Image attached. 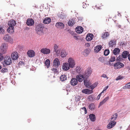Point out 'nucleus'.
Segmentation results:
<instances>
[{
	"mask_svg": "<svg viewBox=\"0 0 130 130\" xmlns=\"http://www.w3.org/2000/svg\"><path fill=\"white\" fill-rule=\"evenodd\" d=\"M103 93V91H102L98 95L97 97L98 98L97 100H98L100 99L101 95Z\"/></svg>",
	"mask_w": 130,
	"mask_h": 130,
	"instance_id": "obj_52",
	"label": "nucleus"
},
{
	"mask_svg": "<svg viewBox=\"0 0 130 130\" xmlns=\"http://www.w3.org/2000/svg\"><path fill=\"white\" fill-rule=\"evenodd\" d=\"M120 51V49L118 48H115L113 51V54L115 55H117L119 54Z\"/></svg>",
	"mask_w": 130,
	"mask_h": 130,
	"instance_id": "obj_25",
	"label": "nucleus"
},
{
	"mask_svg": "<svg viewBox=\"0 0 130 130\" xmlns=\"http://www.w3.org/2000/svg\"><path fill=\"white\" fill-rule=\"evenodd\" d=\"M75 31L77 33L81 34L83 31V29L80 26H78L75 28Z\"/></svg>",
	"mask_w": 130,
	"mask_h": 130,
	"instance_id": "obj_14",
	"label": "nucleus"
},
{
	"mask_svg": "<svg viewBox=\"0 0 130 130\" xmlns=\"http://www.w3.org/2000/svg\"><path fill=\"white\" fill-rule=\"evenodd\" d=\"M69 32L72 35H74L75 34V32L72 31L71 30H69Z\"/></svg>",
	"mask_w": 130,
	"mask_h": 130,
	"instance_id": "obj_54",
	"label": "nucleus"
},
{
	"mask_svg": "<svg viewBox=\"0 0 130 130\" xmlns=\"http://www.w3.org/2000/svg\"><path fill=\"white\" fill-rule=\"evenodd\" d=\"M68 64L70 68H73L75 64V62L74 59L72 58H70L68 60Z\"/></svg>",
	"mask_w": 130,
	"mask_h": 130,
	"instance_id": "obj_5",
	"label": "nucleus"
},
{
	"mask_svg": "<svg viewBox=\"0 0 130 130\" xmlns=\"http://www.w3.org/2000/svg\"><path fill=\"white\" fill-rule=\"evenodd\" d=\"M41 52L44 54H49L50 53V49L46 48H42L41 50Z\"/></svg>",
	"mask_w": 130,
	"mask_h": 130,
	"instance_id": "obj_18",
	"label": "nucleus"
},
{
	"mask_svg": "<svg viewBox=\"0 0 130 130\" xmlns=\"http://www.w3.org/2000/svg\"><path fill=\"white\" fill-rule=\"evenodd\" d=\"M89 117L92 121H94L95 120V115L93 114H90L89 115Z\"/></svg>",
	"mask_w": 130,
	"mask_h": 130,
	"instance_id": "obj_26",
	"label": "nucleus"
},
{
	"mask_svg": "<svg viewBox=\"0 0 130 130\" xmlns=\"http://www.w3.org/2000/svg\"><path fill=\"white\" fill-rule=\"evenodd\" d=\"M109 35V33L108 32H104L102 34V37L103 39H104L107 37Z\"/></svg>",
	"mask_w": 130,
	"mask_h": 130,
	"instance_id": "obj_30",
	"label": "nucleus"
},
{
	"mask_svg": "<svg viewBox=\"0 0 130 130\" xmlns=\"http://www.w3.org/2000/svg\"><path fill=\"white\" fill-rule=\"evenodd\" d=\"M122 57L121 55H119V56L116 59L117 61H120L122 59Z\"/></svg>",
	"mask_w": 130,
	"mask_h": 130,
	"instance_id": "obj_47",
	"label": "nucleus"
},
{
	"mask_svg": "<svg viewBox=\"0 0 130 130\" xmlns=\"http://www.w3.org/2000/svg\"><path fill=\"white\" fill-rule=\"evenodd\" d=\"M116 59L115 57L112 56L111 58L109 60V64L110 65H111V63H110L111 62H113L115 61Z\"/></svg>",
	"mask_w": 130,
	"mask_h": 130,
	"instance_id": "obj_37",
	"label": "nucleus"
},
{
	"mask_svg": "<svg viewBox=\"0 0 130 130\" xmlns=\"http://www.w3.org/2000/svg\"><path fill=\"white\" fill-rule=\"evenodd\" d=\"M8 71V69L6 68H3L1 70V72L3 73L6 72Z\"/></svg>",
	"mask_w": 130,
	"mask_h": 130,
	"instance_id": "obj_43",
	"label": "nucleus"
},
{
	"mask_svg": "<svg viewBox=\"0 0 130 130\" xmlns=\"http://www.w3.org/2000/svg\"><path fill=\"white\" fill-rule=\"evenodd\" d=\"M84 52L87 54H89L90 52V50L88 49H86L84 51Z\"/></svg>",
	"mask_w": 130,
	"mask_h": 130,
	"instance_id": "obj_45",
	"label": "nucleus"
},
{
	"mask_svg": "<svg viewBox=\"0 0 130 130\" xmlns=\"http://www.w3.org/2000/svg\"><path fill=\"white\" fill-rule=\"evenodd\" d=\"M4 29L2 27H0V34H4Z\"/></svg>",
	"mask_w": 130,
	"mask_h": 130,
	"instance_id": "obj_46",
	"label": "nucleus"
},
{
	"mask_svg": "<svg viewBox=\"0 0 130 130\" xmlns=\"http://www.w3.org/2000/svg\"><path fill=\"white\" fill-rule=\"evenodd\" d=\"M102 77H103L104 78H107V79H108V78L107 77L106 75V74H103L101 76Z\"/></svg>",
	"mask_w": 130,
	"mask_h": 130,
	"instance_id": "obj_60",
	"label": "nucleus"
},
{
	"mask_svg": "<svg viewBox=\"0 0 130 130\" xmlns=\"http://www.w3.org/2000/svg\"><path fill=\"white\" fill-rule=\"evenodd\" d=\"M60 64V62L58 59L57 58H55L54 60L53 63V65L54 67L57 68H58V66Z\"/></svg>",
	"mask_w": 130,
	"mask_h": 130,
	"instance_id": "obj_8",
	"label": "nucleus"
},
{
	"mask_svg": "<svg viewBox=\"0 0 130 130\" xmlns=\"http://www.w3.org/2000/svg\"><path fill=\"white\" fill-rule=\"evenodd\" d=\"M51 22V19L49 18H46L43 21V22L45 24L49 23Z\"/></svg>",
	"mask_w": 130,
	"mask_h": 130,
	"instance_id": "obj_24",
	"label": "nucleus"
},
{
	"mask_svg": "<svg viewBox=\"0 0 130 130\" xmlns=\"http://www.w3.org/2000/svg\"><path fill=\"white\" fill-rule=\"evenodd\" d=\"M95 98L94 95H91L88 96V99L90 101H92L95 99Z\"/></svg>",
	"mask_w": 130,
	"mask_h": 130,
	"instance_id": "obj_33",
	"label": "nucleus"
},
{
	"mask_svg": "<svg viewBox=\"0 0 130 130\" xmlns=\"http://www.w3.org/2000/svg\"><path fill=\"white\" fill-rule=\"evenodd\" d=\"M124 66V64L120 62H118L115 63L114 65V68L115 69H119L123 68Z\"/></svg>",
	"mask_w": 130,
	"mask_h": 130,
	"instance_id": "obj_6",
	"label": "nucleus"
},
{
	"mask_svg": "<svg viewBox=\"0 0 130 130\" xmlns=\"http://www.w3.org/2000/svg\"><path fill=\"white\" fill-rule=\"evenodd\" d=\"M87 94H89L92 93L93 92V91L92 89L90 90L88 89H87Z\"/></svg>",
	"mask_w": 130,
	"mask_h": 130,
	"instance_id": "obj_41",
	"label": "nucleus"
},
{
	"mask_svg": "<svg viewBox=\"0 0 130 130\" xmlns=\"http://www.w3.org/2000/svg\"><path fill=\"white\" fill-rule=\"evenodd\" d=\"M81 68L80 67H77L76 68V70L77 72L79 73L80 72Z\"/></svg>",
	"mask_w": 130,
	"mask_h": 130,
	"instance_id": "obj_39",
	"label": "nucleus"
},
{
	"mask_svg": "<svg viewBox=\"0 0 130 130\" xmlns=\"http://www.w3.org/2000/svg\"><path fill=\"white\" fill-rule=\"evenodd\" d=\"M108 86H107L106 87H105V88H104V89L102 91H103V92H104V91L106 90H107L108 88Z\"/></svg>",
	"mask_w": 130,
	"mask_h": 130,
	"instance_id": "obj_62",
	"label": "nucleus"
},
{
	"mask_svg": "<svg viewBox=\"0 0 130 130\" xmlns=\"http://www.w3.org/2000/svg\"><path fill=\"white\" fill-rule=\"evenodd\" d=\"M82 92L86 94H87V89H83L82 90Z\"/></svg>",
	"mask_w": 130,
	"mask_h": 130,
	"instance_id": "obj_50",
	"label": "nucleus"
},
{
	"mask_svg": "<svg viewBox=\"0 0 130 130\" xmlns=\"http://www.w3.org/2000/svg\"><path fill=\"white\" fill-rule=\"evenodd\" d=\"M122 79V77L120 76H119L116 79V80H120V79Z\"/></svg>",
	"mask_w": 130,
	"mask_h": 130,
	"instance_id": "obj_55",
	"label": "nucleus"
},
{
	"mask_svg": "<svg viewBox=\"0 0 130 130\" xmlns=\"http://www.w3.org/2000/svg\"><path fill=\"white\" fill-rule=\"evenodd\" d=\"M74 37L75 38H76L77 39V37L76 36H74Z\"/></svg>",
	"mask_w": 130,
	"mask_h": 130,
	"instance_id": "obj_64",
	"label": "nucleus"
},
{
	"mask_svg": "<svg viewBox=\"0 0 130 130\" xmlns=\"http://www.w3.org/2000/svg\"><path fill=\"white\" fill-rule=\"evenodd\" d=\"M18 54L16 52H14L11 54V57L12 60H16L18 58Z\"/></svg>",
	"mask_w": 130,
	"mask_h": 130,
	"instance_id": "obj_10",
	"label": "nucleus"
},
{
	"mask_svg": "<svg viewBox=\"0 0 130 130\" xmlns=\"http://www.w3.org/2000/svg\"><path fill=\"white\" fill-rule=\"evenodd\" d=\"M54 51L57 55H58L60 51V49H58V47L56 44H55L54 46Z\"/></svg>",
	"mask_w": 130,
	"mask_h": 130,
	"instance_id": "obj_12",
	"label": "nucleus"
},
{
	"mask_svg": "<svg viewBox=\"0 0 130 130\" xmlns=\"http://www.w3.org/2000/svg\"><path fill=\"white\" fill-rule=\"evenodd\" d=\"M55 26L56 27L59 28L61 29L64 28V25L61 22H59L56 23Z\"/></svg>",
	"mask_w": 130,
	"mask_h": 130,
	"instance_id": "obj_15",
	"label": "nucleus"
},
{
	"mask_svg": "<svg viewBox=\"0 0 130 130\" xmlns=\"http://www.w3.org/2000/svg\"><path fill=\"white\" fill-rule=\"evenodd\" d=\"M19 64L21 65H24V63L22 61H20L19 62Z\"/></svg>",
	"mask_w": 130,
	"mask_h": 130,
	"instance_id": "obj_61",
	"label": "nucleus"
},
{
	"mask_svg": "<svg viewBox=\"0 0 130 130\" xmlns=\"http://www.w3.org/2000/svg\"><path fill=\"white\" fill-rule=\"evenodd\" d=\"M87 36H88L90 37H91V38H92L93 37V35L92 34H88Z\"/></svg>",
	"mask_w": 130,
	"mask_h": 130,
	"instance_id": "obj_57",
	"label": "nucleus"
},
{
	"mask_svg": "<svg viewBox=\"0 0 130 130\" xmlns=\"http://www.w3.org/2000/svg\"><path fill=\"white\" fill-rule=\"evenodd\" d=\"M45 64L47 68H48L49 67L50 64V60L48 59H46L45 61Z\"/></svg>",
	"mask_w": 130,
	"mask_h": 130,
	"instance_id": "obj_34",
	"label": "nucleus"
},
{
	"mask_svg": "<svg viewBox=\"0 0 130 130\" xmlns=\"http://www.w3.org/2000/svg\"><path fill=\"white\" fill-rule=\"evenodd\" d=\"M116 42L114 39H112L109 43V47H113L115 46Z\"/></svg>",
	"mask_w": 130,
	"mask_h": 130,
	"instance_id": "obj_21",
	"label": "nucleus"
},
{
	"mask_svg": "<svg viewBox=\"0 0 130 130\" xmlns=\"http://www.w3.org/2000/svg\"><path fill=\"white\" fill-rule=\"evenodd\" d=\"M80 99V97L79 96H76L75 97V100L76 101H79Z\"/></svg>",
	"mask_w": 130,
	"mask_h": 130,
	"instance_id": "obj_44",
	"label": "nucleus"
},
{
	"mask_svg": "<svg viewBox=\"0 0 130 130\" xmlns=\"http://www.w3.org/2000/svg\"><path fill=\"white\" fill-rule=\"evenodd\" d=\"M116 122L113 121H111L108 124L107 127L108 128H111L116 124Z\"/></svg>",
	"mask_w": 130,
	"mask_h": 130,
	"instance_id": "obj_9",
	"label": "nucleus"
},
{
	"mask_svg": "<svg viewBox=\"0 0 130 130\" xmlns=\"http://www.w3.org/2000/svg\"><path fill=\"white\" fill-rule=\"evenodd\" d=\"M59 17L63 19L65 18L64 16L63 15V14H61L59 15Z\"/></svg>",
	"mask_w": 130,
	"mask_h": 130,
	"instance_id": "obj_49",
	"label": "nucleus"
},
{
	"mask_svg": "<svg viewBox=\"0 0 130 130\" xmlns=\"http://www.w3.org/2000/svg\"><path fill=\"white\" fill-rule=\"evenodd\" d=\"M67 79L66 75H61L60 77V80L62 81H64Z\"/></svg>",
	"mask_w": 130,
	"mask_h": 130,
	"instance_id": "obj_36",
	"label": "nucleus"
},
{
	"mask_svg": "<svg viewBox=\"0 0 130 130\" xmlns=\"http://www.w3.org/2000/svg\"><path fill=\"white\" fill-rule=\"evenodd\" d=\"M44 27V25L41 24L37 25L36 26L35 28L36 32L38 34H39V32H43Z\"/></svg>",
	"mask_w": 130,
	"mask_h": 130,
	"instance_id": "obj_4",
	"label": "nucleus"
},
{
	"mask_svg": "<svg viewBox=\"0 0 130 130\" xmlns=\"http://www.w3.org/2000/svg\"><path fill=\"white\" fill-rule=\"evenodd\" d=\"M85 72L83 75L81 74H79L77 75L76 76V79H77V81L78 80L79 82H82L83 80L85 79L84 75L85 74Z\"/></svg>",
	"mask_w": 130,
	"mask_h": 130,
	"instance_id": "obj_7",
	"label": "nucleus"
},
{
	"mask_svg": "<svg viewBox=\"0 0 130 130\" xmlns=\"http://www.w3.org/2000/svg\"><path fill=\"white\" fill-rule=\"evenodd\" d=\"M70 67L68 63L67 62L65 63H64L62 66V69L65 71H67L68 70Z\"/></svg>",
	"mask_w": 130,
	"mask_h": 130,
	"instance_id": "obj_19",
	"label": "nucleus"
},
{
	"mask_svg": "<svg viewBox=\"0 0 130 130\" xmlns=\"http://www.w3.org/2000/svg\"><path fill=\"white\" fill-rule=\"evenodd\" d=\"M109 53V50L107 49L104 51V55L105 56L108 55Z\"/></svg>",
	"mask_w": 130,
	"mask_h": 130,
	"instance_id": "obj_40",
	"label": "nucleus"
},
{
	"mask_svg": "<svg viewBox=\"0 0 130 130\" xmlns=\"http://www.w3.org/2000/svg\"><path fill=\"white\" fill-rule=\"evenodd\" d=\"M92 71L90 68H88L85 71L84 76L85 79H84V84L87 88L89 87V83L87 82V79L92 73Z\"/></svg>",
	"mask_w": 130,
	"mask_h": 130,
	"instance_id": "obj_1",
	"label": "nucleus"
},
{
	"mask_svg": "<svg viewBox=\"0 0 130 130\" xmlns=\"http://www.w3.org/2000/svg\"><path fill=\"white\" fill-rule=\"evenodd\" d=\"M118 117V115L117 113H115L113 114L111 117V120L112 121H114Z\"/></svg>",
	"mask_w": 130,
	"mask_h": 130,
	"instance_id": "obj_31",
	"label": "nucleus"
},
{
	"mask_svg": "<svg viewBox=\"0 0 130 130\" xmlns=\"http://www.w3.org/2000/svg\"><path fill=\"white\" fill-rule=\"evenodd\" d=\"M67 55V53L64 50H62L60 54V55L61 57H64L66 56Z\"/></svg>",
	"mask_w": 130,
	"mask_h": 130,
	"instance_id": "obj_29",
	"label": "nucleus"
},
{
	"mask_svg": "<svg viewBox=\"0 0 130 130\" xmlns=\"http://www.w3.org/2000/svg\"><path fill=\"white\" fill-rule=\"evenodd\" d=\"M34 23V20L31 19H27L26 22L27 24L29 26H32Z\"/></svg>",
	"mask_w": 130,
	"mask_h": 130,
	"instance_id": "obj_11",
	"label": "nucleus"
},
{
	"mask_svg": "<svg viewBox=\"0 0 130 130\" xmlns=\"http://www.w3.org/2000/svg\"><path fill=\"white\" fill-rule=\"evenodd\" d=\"M16 24L15 21L14 20L12 19L8 22V24L9 27H13Z\"/></svg>",
	"mask_w": 130,
	"mask_h": 130,
	"instance_id": "obj_13",
	"label": "nucleus"
},
{
	"mask_svg": "<svg viewBox=\"0 0 130 130\" xmlns=\"http://www.w3.org/2000/svg\"><path fill=\"white\" fill-rule=\"evenodd\" d=\"M75 23V21L74 19H73L71 20H70L68 23V25L70 26H72Z\"/></svg>",
	"mask_w": 130,
	"mask_h": 130,
	"instance_id": "obj_22",
	"label": "nucleus"
},
{
	"mask_svg": "<svg viewBox=\"0 0 130 130\" xmlns=\"http://www.w3.org/2000/svg\"><path fill=\"white\" fill-rule=\"evenodd\" d=\"M104 103H105L104 102V101H103L101 102L99 104V107L100 106H102V105Z\"/></svg>",
	"mask_w": 130,
	"mask_h": 130,
	"instance_id": "obj_53",
	"label": "nucleus"
},
{
	"mask_svg": "<svg viewBox=\"0 0 130 130\" xmlns=\"http://www.w3.org/2000/svg\"><path fill=\"white\" fill-rule=\"evenodd\" d=\"M13 27H9L7 29V32L10 33L12 34L14 32Z\"/></svg>",
	"mask_w": 130,
	"mask_h": 130,
	"instance_id": "obj_28",
	"label": "nucleus"
},
{
	"mask_svg": "<svg viewBox=\"0 0 130 130\" xmlns=\"http://www.w3.org/2000/svg\"><path fill=\"white\" fill-rule=\"evenodd\" d=\"M128 59H129V60L130 61V54H129V55H128Z\"/></svg>",
	"mask_w": 130,
	"mask_h": 130,
	"instance_id": "obj_63",
	"label": "nucleus"
},
{
	"mask_svg": "<svg viewBox=\"0 0 130 130\" xmlns=\"http://www.w3.org/2000/svg\"><path fill=\"white\" fill-rule=\"evenodd\" d=\"M27 54L30 57H32L35 55V52L32 50H29L27 52Z\"/></svg>",
	"mask_w": 130,
	"mask_h": 130,
	"instance_id": "obj_17",
	"label": "nucleus"
},
{
	"mask_svg": "<svg viewBox=\"0 0 130 130\" xmlns=\"http://www.w3.org/2000/svg\"><path fill=\"white\" fill-rule=\"evenodd\" d=\"M89 109L91 110H94L95 108V106L93 103H91L89 106Z\"/></svg>",
	"mask_w": 130,
	"mask_h": 130,
	"instance_id": "obj_32",
	"label": "nucleus"
},
{
	"mask_svg": "<svg viewBox=\"0 0 130 130\" xmlns=\"http://www.w3.org/2000/svg\"><path fill=\"white\" fill-rule=\"evenodd\" d=\"M85 46L87 47H89L90 46V43H86L85 44Z\"/></svg>",
	"mask_w": 130,
	"mask_h": 130,
	"instance_id": "obj_58",
	"label": "nucleus"
},
{
	"mask_svg": "<svg viewBox=\"0 0 130 130\" xmlns=\"http://www.w3.org/2000/svg\"><path fill=\"white\" fill-rule=\"evenodd\" d=\"M82 109L84 111L85 113L86 114L87 113V110L86 108L85 107H83L82 108Z\"/></svg>",
	"mask_w": 130,
	"mask_h": 130,
	"instance_id": "obj_56",
	"label": "nucleus"
},
{
	"mask_svg": "<svg viewBox=\"0 0 130 130\" xmlns=\"http://www.w3.org/2000/svg\"><path fill=\"white\" fill-rule=\"evenodd\" d=\"M6 41L10 42H12V39L8 35H5L3 38Z\"/></svg>",
	"mask_w": 130,
	"mask_h": 130,
	"instance_id": "obj_20",
	"label": "nucleus"
},
{
	"mask_svg": "<svg viewBox=\"0 0 130 130\" xmlns=\"http://www.w3.org/2000/svg\"><path fill=\"white\" fill-rule=\"evenodd\" d=\"M129 55V52L127 51H124L122 54V57L124 58H126Z\"/></svg>",
	"mask_w": 130,
	"mask_h": 130,
	"instance_id": "obj_23",
	"label": "nucleus"
},
{
	"mask_svg": "<svg viewBox=\"0 0 130 130\" xmlns=\"http://www.w3.org/2000/svg\"><path fill=\"white\" fill-rule=\"evenodd\" d=\"M7 46L5 43H3L0 47V61L4 59L3 54H5L6 51Z\"/></svg>",
	"mask_w": 130,
	"mask_h": 130,
	"instance_id": "obj_2",
	"label": "nucleus"
},
{
	"mask_svg": "<svg viewBox=\"0 0 130 130\" xmlns=\"http://www.w3.org/2000/svg\"><path fill=\"white\" fill-rule=\"evenodd\" d=\"M58 68H52L51 69L52 71L54 73H57L59 71V69H58Z\"/></svg>",
	"mask_w": 130,
	"mask_h": 130,
	"instance_id": "obj_38",
	"label": "nucleus"
},
{
	"mask_svg": "<svg viewBox=\"0 0 130 130\" xmlns=\"http://www.w3.org/2000/svg\"><path fill=\"white\" fill-rule=\"evenodd\" d=\"M102 46L101 45H98L96 46L94 49V51L96 53L98 52L101 49Z\"/></svg>",
	"mask_w": 130,
	"mask_h": 130,
	"instance_id": "obj_27",
	"label": "nucleus"
},
{
	"mask_svg": "<svg viewBox=\"0 0 130 130\" xmlns=\"http://www.w3.org/2000/svg\"><path fill=\"white\" fill-rule=\"evenodd\" d=\"M126 87V88H130V85H127L125 86L124 87H123V89H124L125 88V87Z\"/></svg>",
	"mask_w": 130,
	"mask_h": 130,
	"instance_id": "obj_59",
	"label": "nucleus"
},
{
	"mask_svg": "<svg viewBox=\"0 0 130 130\" xmlns=\"http://www.w3.org/2000/svg\"><path fill=\"white\" fill-rule=\"evenodd\" d=\"M3 64L4 66L10 65L12 63L11 59L10 56H6L4 57Z\"/></svg>",
	"mask_w": 130,
	"mask_h": 130,
	"instance_id": "obj_3",
	"label": "nucleus"
},
{
	"mask_svg": "<svg viewBox=\"0 0 130 130\" xmlns=\"http://www.w3.org/2000/svg\"><path fill=\"white\" fill-rule=\"evenodd\" d=\"M97 85V84L96 83H95L93 85L90 86L89 87H88V88L91 89L92 90L93 89L96 87Z\"/></svg>",
	"mask_w": 130,
	"mask_h": 130,
	"instance_id": "obj_35",
	"label": "nucleus"
},
{
	"mask_svg": "<svg viewBox=\"0 0 130 130\" xmlns=\"http://www.w3.org/2000/svg\"><path fill=\"white\" fill-rule=\"evenodd\" d=\"M109 98V96H108L106 98H105L103 100L104 102L105 103L107 100H108Z\"/></svg>",
	"mask_w": 130,
	"mask_h": 130,
	"instance_id": "obj_51",
	"label": "nucleus"
},
{
	"mask_svg": "<svg viewBox=\"0 0 130 130\" xmlns=\"http://www.w3.org/2000/svg\"><path fill=\"white\" fill-rule=\"evenodd\" d=\"M86 39L87 41H91L92 39V38L91 37L87 36L86 37Z\"/></svg>",
	"mask_w": 130,
	"mask_h": 130,
	"instance_id": "obj_42",
	"label": "nucleus"
},
{
	"mask_svg": "<svg viewBox=\"0 0 130 130\" xmlns=\"http://www.w3.org/2000/svg\"><path fill=\"white\" fill-rule=\"evenodd\" d=\"M99 60L102 62H103L104 61V59L102 57H100L99 59Z\"/></svg>",
	"mask_w": 130,
	"mask_h": 130,
	"instance_id": "obj_48",
	"label": "nucleus"
},
{
	"mask_svg": "<svg viewBox=\"0 0 130 130\" xmlns=\"http://www.w3.org/2000/svg\"><path fill=\"white\" fill-rule=\"evenodd\" d=\"M78 83V81L76 78H73L71 80L70 83V84L73 86L76 85Z\"/></svg>",
	"mask_w": 130,
	"mask_h": 130,
	"instance_id": "obj_16",
	"label": "nucleus"
}]
</instances>
